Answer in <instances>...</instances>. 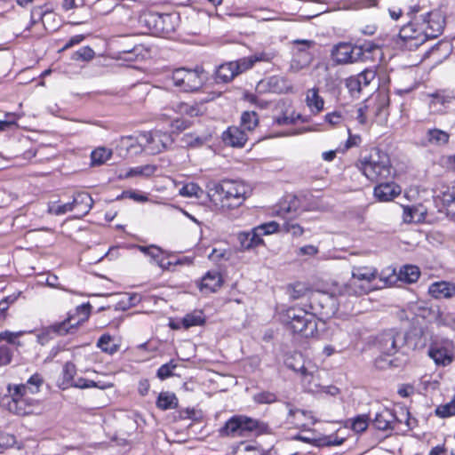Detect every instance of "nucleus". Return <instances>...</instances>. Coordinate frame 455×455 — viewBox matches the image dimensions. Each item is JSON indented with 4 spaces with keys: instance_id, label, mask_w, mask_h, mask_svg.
Segmentation results:
<instances>
[{
    "instance_id": "nucleus-53",
    "label": "nucleus",
    "mask_w": 455,
    "mask_h": 455,
    "mask_svg": "<svg viewBox=\"0 0 455 455\" xmlns=\"http://www.w3.org/2000/svg\"><path fill=\"white\" fill-rule=\"evenodd\" d=\"M16 443V438L13 435L8 433L0 434V447L7 449L12 447Z\"/></svg>"
},
{
    "instance_id": "nucleus-57",
    "label": "nucleus",
    "mask_w": 455,
    "mask_h": 455,
    "mask_svg": "<svg viewBox=\"0 0 455 455\" xmlns=\"http://www.w3.org/2000/svg\"><path fill=\"white\" fill-rule=\"evenodd\" d=\"M251 57L254 63L258 62V61L269 62L275 57V53L273 52H262L255 53L254 55H251Z\"/></svg>"
},
{
    "instance_id": "nucleus-16",
    "label": "nucleus",
    "mask_w": 455,
    "mask_h": 455,
    "mask_svg": "<svg viewBox=\"0 0 455 455\" xmlns=\"http://www.w3.org/2000/svg\"><path fill=\"white\" fill-rule=\"evenodd\" d=\"M427 354L435 364L447 366L454 358V346L451 341L434 343L428 348Z\"/></svg>"
},
{
    "instance_id": "nucleus-15",
    "label": "nucleus",
    "mask_w": 455,
    "mask_h": 455,
    "mask_svg": "<svg viewBox=\"0 0 455 455\" xmlns=\"http://www.w3.org/2000/svg\"><path fill=\"white\" fill-rule=\"evenodd\" d=\"M0 406L18 416L38 414L42 411L39 400H0Z\"/></svg>"
},
{
    "instance_id": "nucleus-23",
    "label": "nucleus",
    "mask_w": 455,
    "mask_h": 455,
    "mask_svg": "<svg viewBox=\"0 0 455 455\" xmlns=\"http://www.w3.org/2000/svg\"><path fill=\"white\" fill-rule=\"evenodd\" d=\"M287 408L289 410V422L298 427L307 426L309 421L313 419V416L310 411L298 408H292L290 403L287 404Z\"/></svg>"
},
{
    "instance_id": "nucleus-30",
    "label": "nucleus",
    "mask_w": 455,
    "mask_h": 455,
    "mask_svg": "<svg viewBox=\"0 0 455 455\" xmlns=\"http://www.w3.org/2000/svg\"><path fill=\"white\" fill-rule=\"evenodd\" d=\"M237 76L236 69L232 61L221 64L215 72L216 83H228Z\"/></svg>"
},
{
    "instance_id": "nucleus-41",
    "label": "nucleus",
    "mask_w": 455,
    "mask_h": 455,
    "mask_svg": "<svg viewBox=\"0 0 455 455\" xmlns=\"http://www.w3.org/2000/svg\"><path fill=\"white\" fill-rule=\"evenodd\" d=\"M31 331H4L0 332V340L6 341L11 345H15L17 347L22 346L20 341L18 340L20 337L24 335L25 333H30Z\"/></svg>"
},
{
    "instance_id": "nucleus-40",
    "label": "nucleus",
    "mask_w": 455,
    "mask_h": 455,
    "mask_svg": "<svg viewBox=\"0 0 455 455\" xmlns=\"http://www.w3.org/2000/svg\"><path fill=\"white\" fill-rule=\"evenodd\" d=\"M156 170V167L154 165H150V164H147V165H143V166H137L134 168H131L124 175V178H130V177H134V176L149 177L154 174Z\"/></svg>"
},
{
    "instance_id": "nucleus-39",
    "label": "nucleus",
    "mask_w": 455,
    "mask_h": 455,
    "mask_svg": "<svg viewBox=\"0 0 455 455\" xmlns=\"http://www.w3.org/2000/svg\"><path fill=\"white\" fill-rule=\"evenodd\" d=\"M298 120H301L305 122L300 114H295L291 112V114L288 111H285L281 116H275L274 122L278 125H290L295 124Z\"/></svg>"
},
{
    "instance_id": "nucleus-44",
    "label": "nucleus",
    "mask_w": 455,
    "mask_h": 455,
    "mask_svg": "<svg viewBox=\"0 0 455 455\" xmlns=\"http://www.w3.org/2000/svg\"><path fill=\"white\" fill-rule=\"evenodd\" d=\"M95 52L89 46H84L73 52L71 59L76 61H90L94 58Z\"/></svg>"
},
{
    "instance_id": "nucleus-33",
    "label": "nucleus",
    "mask_w": 455,
    "mask_h": 455,
    "mask_svg": "<svg viewBox=\"0 0 455 455\" xmlns=\"http://www.w3.org/2000/svg\"><path fill=\"white\" fill-rule=\"evenodd\" d=\"M375 77V72L371 69H364L362 71L356 78L350 79L347 86L350 88V90H354L353 84L358 85V91H361L363 87H366L370 84V83L374 79Z\"/></svg>"
},
{
    "instance_id": "nucleus-27",
    "label": "nucleus",
    "mask_w": 455,
    "mask_h": 455,
    "mask_svg": "<svg viewBox=\"0 0 455 455\" xmlns=\"http://www.w3.org/2000/svg\"><path fill=\"white\" fill-rule=\"evenodd\" d=\"M429 293L435 299L455 296V284L448 282H436L430 285Z\"/></svg>"
},
{
    "instance_id": "nucleus-12",
    "label": "nucleus",
    "mask_w": 455,
    "mask_h": 455,
    "mask_svg": "<svg viewBox=\"0 0 455 455\" xmlns=\"http://www.w3.org/2000/svg\"><path fill=\"white\" fill-rule=\"evenodd\" d=\"M203 70L199 68L188 69L184 68L175 69L171 76L173 84L183 92H195L204 84Z\"/></svg>"
},
{
    "instance_id": "nucleus-29",
    "label": "nucleus",
    "mask_w": 455,
    "mask_h": 455,
    "mask_svg": "<svg viewBox=\"0 0 455 455\" xmlns=\"http://www.w3.org/2000/svg\"><path fill=\"white\" fill-rule=\"evenodd\" d=\"M119 147L125 149L128 154L138 155L144 151V145H141V133L134 138L132 136L122 137Z\"/></svg>"
},
{
    "instance_id": "nucleus-14",
    "label": "nucleus",
    "mask_w": 455,
    "mask_h": 455,
    "mask_svg": "<svg viewBox=\"0 0 455 455\" xmlns=\"http://www.w3.org/2000/svg\"><path fill=\"white\" fill-rule=\"evenodd\" d=\"M172 142L168 132L156 130L141 133V145H144V151L150 155L161 153L171 147Z\"/></svg>"
},
{
    "instance_id": "nucleus-2",
    "label": "nucleus",
    "mask_w": 455,
    "mask_h": 455,
    "mask_svg": "<svg viewBox=\"0 0 455 455\" xmlns=\"http://www.w3.org/2000/svg\"><path fill=\"white\" fill-rule=\"evenodd\" d=\"M414 419L409 411L403 406L395 405L394 409L384 408L377 412L373 419L374 427L382 431H395L404 433L413 427Z\"/></svg>"
},
{
    "instance_id": "nucleus-24",
    "label": "nucleus",
    "mask_w": 455,
    "mask_h": 455,
    "mask_svg": "<svg viewBox=\"0 0 455 455\" xmlns=\"http://www.w3.org/2000/svg\"><path fill=\"white\" fill-rule=\"evenodd\" d=\"M305 102L314 115H318L324 108V100L319 95V90L315 87L307 91Z\"/></svg>"
},
{
    "instance_id": "nucleus-5",
    "label": "nucleus",
    "mask_w": 455,
    "mask_h": 455,
    "mask_svg": "<svg viewBox=\"0 0 455 455\" xmlns=\"http://www.w3.org/2000/svg\"><path fill=\"white\" fill-rule=\"evenodd\" d=\"M212 196H218L222 208L235 209L242 205L247 197L248 188L242 182L223 180L211 189Z\"/></svg>"
},
{
    "instance_id": "nucleus-8",
    "label": "nucleus",
    "mask_w": 455,
    "mask_h": 455,
    "mask_svg": "<svg viewBox=\"0 0 455 455\" xmlns=\"http://www.w3.org/2000/svg\"><path fill=\"white\" fill-rule=\"evenodd\" d=\"M91 305L89 303L83 304L76 307V315H78V319L76 320L74 315H69L64 321L54 323L49 326L45 331L38 335V340L43 344V339L46 335L50 333H55L57 335H66L73 331V330L76 329L81 323L85 322L90 315Z\"/></svg>"
},
{
    "instance_id": "nucleus-37",
    "label": "nucleus",
    "mask_w": 455,
    "mask_h": 455,
    "mask_svg": "<svg viewBox=\"0 0 455 455\" xmlns=\"http://www.w3.org/2000/svg\"><path fill=\"white\" fill-rule=\"evenodd\" d=\"M204 317L201 311H195L186 315L182 319V325L185 329L204 324Z\"/></svg>"
},
{
    "instance_id": "nucleus-42",
    "label": "nucleus",
    "mask_w": 455,
    "mask_h": 455,
    "mask_svg": "<svg viewBox=\"0 0 455 455\" xmlns=\"http://www.w3.org/2000/svg\"><path fill=\"white\" fill-rule=\"evenodd\" d=\"M111 155V150L105 148H98L91 154L92 164L93 165H100L108 160Z\"/></svg>"
},
{
    "instance_id": "nucleus-63",
    "label": "nucleus",
    "mask_w": 455,
    "mask_h": 455,
    "mask_svg": "<svg viewBox=\"0 0 455 455\" xmlns=\"http://www.w3.org/2000/svg\"><path fill=\"white\" fill-rule=\"evenodd\" d=\"M149 387H150V385H149V382L148 379H140L139 381V385H138L139 395L141 396L148 395Z\"/></svg>"
},
{
    "instance_id": "nucleus-45",
    "label": "nucleus",
    "mask_w": 455,
    "mask_h": 455,
    "mask_svg": "<svg viewBox=\"0 0 455 455\" xmlns=\"http://www.w3.org/2000/svg\"><path fill=\"white\" fill-rule=\"evenodd\" d=\"M140 250L146 255H148L150 258L156 260L159 267H161L163 268L166 267L165 265L163 263V261L161 259H159L160 256L163 253L162 250L159 247L155 246V245L140 246Z\"/></svg>"
},
{
    "instance_id": "nucleus-4",
    "label": "nucleus",
    "mask_w": 455,
    "mask_h": 455,
    "mask_svg": "<svg viewBox=\"0 0 455 455\" xmlns=\"http://www.w3.org/2000/svg\"><path fill=\"white\" fill-rule=\"evenodd\" d=\"M360 163L363 173L372 181L387 180L392 176L389 156L379 148H372Z\"/></svg>"
},
{
    "instance_id": "nucleus-48",
    "label": "nucleus",
    "mask_w": 455,
    "mask_h": 455,
    "mask_svg": "<svg viewBox=\"0 0 455 455\" xmlns=\"http://www.w3.org/2000/svg\"><path fill=\"white\" fill-rule=\"evenodd\" d=\"M281 229L294 236H300L303 234V228L298 223L290 220V218L283 221Z\"/></svg>"
},
{
    "instance_id": "nucleus-43",
    "label": "nucleus",
    "mask_w": 455,
    "mask_h": 455,
    "mask_svg": "<svg viewBox=\"0 0 455 455\" xmlns=\"http://www.w3.org/2000/svg\"><path fill=\"white\" fill-rule=\"evenodd\" d=\"M97 346L105 353L113 355L117 351V346L113 342V339L108 334L102 335L97 342Z\"/></svg>"
},
{
    "instance_id": "nucleus-61",
    "label": "nucleus",
    "mask_w": 455,
    "mask_h": 455,
    "mask_svg": "<svg viewBox=\"0 0 455 455\" xmlns=\"http://www.w3.org/2000/svg\"><path fill=\"white\" fill-rule=\"evenodd\" d=\"M318 253V248L315 245L308 244L302 246L299 249V255H308V256H314Z\"/></svg>"
},
{
    "instance_id": "nucleus-38",
    "label": "nucleus",
    "mask_w": 455,
    "mask_h": 455,
    "mask_svg": "<svg viewBox=\"0 0 455 455\" xmlns=\"http://www.w3.org/2000/svg\"><path fill=\"white\" fill-rule=\"evenodd\" d=\"M179 193L181 196L200 198L204 190L196 183L189 182L183 185Z\"/></svg>"
},
{
    "instance_id": "nucleus-59",
    "label": "nucleus",
    "mask_w": 455,
    "mask_h": 455,
    "mask_svg": "<svg viewBox=\"0 0 455 455\" xmlns=\"http://www.w3.org/2000/svg\"><path fill=\"white\" fill-rule=\"evenodd\" d=\"M184 140L188 146L196 147L201 146L204 143V140L201 137H194L192 134H186L184 136Z\"/></svg>"
},
{
    "instance_id": "nucleus-3",
    "label": "nucleus",
    "mask_w": 455,
    "mask_h": 455,
    "mask_svg": "<svg viewBox=\"0 0 455 455\" xmlns=\"http://www.w3.org/2000/svg\"><path fill=\"white\" fill-rule=\"evenodd\" d=\"M283 322L293 332L300 333L306 338L313 337L317 332L316 315L299 306H292L285 310L282 315Z\"/></svg>"
},
{
    "instance_id": "nucleus-34",
    "label": "nucleus",
    "mask_w": 455,
    "mask_h": 455,
    "mask_svg": "<svg viewBox=\"0 0 455 455\" xmlns=\"http://www.w3.org/2000/svg\"><path fill=\"white\" fill-rule=\"evenodd\" d=\"M259 124V117L254 111H245L241 116V127L245 132L253 131Z\"/></svg>"
},
{
    "instance_id": "nucleus-51",
    "label": "nucleus",
    "mask_w": 455,
    "mask_h": 455,
    "mask_svg": "<svg viewBox=\"0 0 455 455\" xmlns=\"http://www.w3.org/2000/svg\"><path fill=\"white\" fill-rule=\"evenodd\" d=\"M235 69H236V72H237V76L246 70H248L249 68H251L253 65H254V62L251 59V56L249 57H245V58H242L240 60H237L235 61H232Z\"/></svg>"
},
{
    "instance_id": "nucleus-36",
    "label": "nucleus",
    "mask_w": 455,
    "mask_h": 455,
    "mask_svg": "<svg viewBox=\"0 0 455 455\" xmlns=\"http://www.w3.org/2000/svg\"><path fill=\"white\" fill-rule=\"evenodd\" d=\"M435 415L440 419H446L455 415V400L441 403L435 409Z\"/></svg>"
},
{
    "instance_id": "nucleus-19",
    "label": "nucleus",
    "mask_w": 455,
    "mask_h": 455,
    "mask_svg": "<svg viewBox=\"0 0 455 455\" xmlns=\"http://www.w3.org/2000/svg\"><path fill=\"white\" fill-rule=\"evenodd\" d=\"M221 139L228 146L243 148L248 140V136L244 130L237 126H230L222 133Z\"/></svg>"
},
{
    "instance_id": "nucleus-50",
    "label": "nucleus",
    "mask_w": 455,
    "mask_h": 455,
    "mask_svg": "<svg viewBox=\"0 0 455 455\" xmlns=\"http://www.w3.org/2000/svg\"><path fill=\"white\" fill-rule=\"evenodd\" d=\"M71 202L64 204H58L56 203L48 205V212L56 216L63 215L68 212H72Z\"/></svg>"
},
{
    "instance_id": "nucleus-52",
    "label": "nucleus",
    "mask_w": 455,
    "mask_h": 455,
    "mask_svg": "<svg viewBox=\"0 0 455 455\" xmlns=\"http://www.w3.org/2000/svg\"><path fill=\"white\" fill-rule=\"evenodd\" d=\"M141 53V47L140 46H134L131 50H124L120 54L121 59L124 60L132 61L137 60L138 56Z\"/></svg>"
},
{
    "instance_id": "nucleus-47",
    "label": "nucleus",
    "mask_w": 455,
    "mask_h": 455,
    "mask_svg": "<svg viewBox=\"0 0 455 455\" xmlns=\"http://www.w3.org/2000/svg\"><path fill=\"white\" fill-rule=\"evenodd\" d=\"M369 417L365 414L358 415L352 419L351 427L356 433H362L368 427Z\"/></svg>"
},
{
    "instance_id": "nucleus-25",
    "label": "nucleus",
    "mask_w": 455,
    "mask_h": 455,
    "mask_svg": "<svg viewBox=\"0 0 455 455\" xmlns=\"http://www.w3.org/2000/svg\"><path fill=\"white\" fill-rule=\"evenodd\" d=\"M72 209L77 210L81 216L87 214L92 207L93 200L86 192H77L71 202Z\"/></svg>"
},
{
    "instance_id": "nucleus-9",
    "label": "nucleus",
    "mask_w": 455,
    "mask_h": 455,
    "mask_svg": "<svg viewBox=\"0 0 455 455\" xmlns=\"http://www.w3.org/2000/svg\"><path fill=\"white\" fill-rule=\"evenodd\" d=\"M292 44V59L290 64V71L298 73L310 66L314 60V54L310 52L316 43L314 40L295 39Z\"/></svg>"
},
{
    "instance_id": "nucleus-31",
    "label": "nucleus",
    "mask_w": 455,
    "mask_h": 455,
    "mask_svg": "<svg viewBox=\"0 0 455 455\" xmlns=\"http://www.w3.org/2000/svg\"><path fill=\"white\" fill-rule=\"evenodd\" d=\"M426 139L430 145L441 147L448 144L450 134L441 129L434 128L427 130Z\"/></svg>"
},
{
    "instance_id": "nucleus-21",
    "label": "nucleus",
    "mask_w": 455,
    "mask_h": 455,
    "mask_svg": "<svg viewBox=\"0 0 455 455\" xmlns=\"http://www.w3.org/2000/svg\"><path fill=\"white\" fill-rule=\"evenodd\" d=\"M401 193L399 186L394 182L380 183L374 188V196L380 202H388L395 198Z\"/></svg>"
},
{
    "instance_id": "nucleus-10",
    "label": "nucleus",
    "mask_w": 455,
    "mask_h": 455,
    "mask_svg": "<svg viewBox=\"0 0 455 455\" xmlns=\"http://www.w3.org/2000/svg\"><path fill=\"white\" fill-rule=\"evenodd\" d=\"M262 429L259 421L243 415H235L221 427L220 434L222 435L245 436L251 432L260 433Z\"/></svg>"
},
{
    "instance_id": "nucleus-28",
    "label": "nucleus",
    "mask_w": 455,
    "mask_h": 455,
    "mask_svg": "<svg viewBox=\"0 0 455 455\" xmlns=\"http://www.w3.org/2000/svg\"><path fill=\"white\" fill-rule=\"evenodd\" d=\"M426 210L422 205L403 206V220L405 223H419L425 220Z\"/></svg>"
},
{
    "instance_id": "nucleus-22",
    "label": "nucleus",
    "mask_w": 455,
    "mask_h": 455,
    "mask_svg": "<svg viewBox=\"0 0 455 455\" xmlns=\"http://www.w3.org/2000/svg\"><path fill=\"white\" fill-rule=\"evenodd\" d=\"M44 379L38 373L32 375L26 384L18 385L15 387V395L24 396L28 393L31 395L36 394L40 387L43 385Z\"/></svg>"
},
{
    "instance_id": "nucleus-20",
    "label": "nucleus",
    "mask_w": 455,
    "mask_h": 455,
    "mask_svg": "<svg viewBox=\"0 0 455 455\" xmlns=\"http://www.w3.org/2000/svg\"><path fill=\"white\" fill-rule=\"evenodd\" d=\"M435 201L447 216L455 218V188H447L435 197Z\"/></svg>"
},
{
    "instance_id": "nucleus-56",
    "label": "nucleus",
    "mask_w": 455,
    "mask_h": 455,
    "mask_svg": "<svg viewBox=\"0 0 455 455\" xmlns=\"http://www.w3.org/2000/svg\"><path fill=\"white\" fill-rule=\"evenodd\" d=\"M320 441L323 445L339 446L344 443L345 438H343V437L339 438L337 435H328V436L323 437L322 439H320Z\"/></svg>"
},
{
    "instance_id": "nucleus-11",
    "label": "nucleus",
    "mask_w": 455,
    "mask_h": 455,
    "mask_svg": "<svg viewBox=\"0 0 455 455\" xmlns=\"http://www.w3.org/2000/svg\"><path fill=\"white\" fill-rule=\"evenodd\" d=\"M405 334L395 329L386 330L375 338V347L385 355H394L404 347Z\"/></svg>"
},
{
    "instance_id": "nucleus-26",
    "label": "nucleus",
    "mask_w": 455,
    "mask_h": 455,
    "mask_svg": "<svg viewBox=\"0 0 455 455\" xmlns=\"http://www.w3.org/2000/svg\"><path fill=\"white\" fill-rule=\"evenodd\" d=\"M222 277L218 271H209L201 280L200 290L214 292L222 285Z\"/></svg>"
},
{
    "instance_id": "nucleus-18",
    "label": "nucleus",
    "mask_w": 455,
    "mask_h": 455,
    "mask_svg": "<svg viewBox=\"0 0 455 455\" xmlns=\"http://www.w3.org/2000/svg\"><path fill=\"white\" fill-rule=\"evenodd\" d=\"M257 91L282 94L291 92L292 85L285 77L273 76L266 80H261L257 85Z\"/></svg>"
},
{
    "instance_id": "nucleus-1",
    "label": "nucleus",
    "mask_w": 455,
    "mask_h": 455,
    "mask_svg": "<svg viewBox=\"0 0 455 455\" xmlns=\"http://www.w3.org/2000/svg\"><path fill=\"white\" fill-rule=\"evenodd\" d=\"M444 23V17L439 11L420 13L401 28L399 36L410 49L418 48L438 37L443 33Z\"/></svg>"
},
{
    "instance_id": "nucleus-32",
    "label": "nucleus",
    "mask_w": 455,
    "mask_h": 455,
    "mask_svg": "<svg viewBox=\"0 0 455 455\" xmlns=\"http://www.w3.org/2000/svg\"><path fill=\"white\" fill-rule=\"evenodd\" d=\"M357 49L359 50V58H356L357 61H367L373 60L374 58L380 54L379 47L373 43H364L362 45H357Z\"/></svg>"
},
{
    "instance_id": "nucleus-46",
    "label": "nucleus",
    "mask_w": 455,
    "mask_h": 455,
    "mask_svg": "<svg viewBox=\"0 0 455 455\" xmlns=\"http://www.w3.org/2000/svg\"><path fill=\"white\" fill-rule=\"evenodd\" d=\"M204 417L203 411L196 408H186L180 411V418L182 419H192L200 421Z\"/></svg>"
},
{
    "instance_id": "nucleus-54",
    "label": "nucleus",
    "mask_w": 455,
    "mask_h": 455,
    "mask_svg": "<svg viewBox=\"0 0 455 455\" xmlns=\"http://www.w3.org/2000/svg\"><path fill=\"white\" fill-rule=\"evenodd\" d=\"M12 359V350L5 346L0 347V367L9 364Z\"/></svg>"
},
{
    "instance_id": "nucleus-55",
    "label": "nucleus",
    "mask_w": 455,
    "mask_h": 455,
    "mask_svg": "<svg viewBox=\"0 0 455 455\" xmlns=\"http://www.w3.org/2000/svg\"><path fill=\"white\" fill-rule=\"evenodd\" d=\"M5 116V120H0V131H4L16 124L17 119L19 118L14 113H6Z\"/></svg>"
},
{
    "instance_id": "nucleus-62",
    "label": "nucleus",
    "mask_w": 455,
    "mask_h": 455,
    "mask_svg": "<svg viewBox=\"0 0 455 455\" xmlns=\"http://www.w3.org/2000/svg\"><path fill=\"white\" fill-rule=\"evenodd\" d=\"M84 36H83V35H76V36H72L66 43V44L62 47L61 51L68 50V49L73 47L74 45L80 44L82 41H84Z\"/></svg>"
},
{
    "instance_id": "nucleus-60",
    "label": "nucleus",
    "mask_w": 455,
    "mask_h": 455,
    "mask_svg": "<svg viewBox=\"0 0 455 455\" xmlns=\"http://www.w3.org/2000/svg\"><path fill=\"white\" fill-rule=\"evenodd\" d=\"M397 393L402 397H408L414 395V387L410 384H403L398 388Z\"/></svg>"
},
{
    "instance_id": "nucleus-35",
    "label": "nucleus",
    "mask_w": 455,
    "mask_h": 455,
    "mask_svg": "<svg viewBox=\"0 0 455 455\" xmlns=\"http://www.w3.org/2000/svg\"><path fill=\"white\" fill-rule=\"evenodd\" d=\"M420 272L419 268L416 266H404L401 268L399 278L408 283H412L418 281Z\"/></svg>"
},
{
    "instance_id": "nucleus-17",
    "label": "nucleus",
    "mask_w": 455,
    "mask_h": 455,
    "mask_svg": "<svg viewBox=\"0 0 455 455\" xmlns=\"http://www.w3.org/2000/svg\"><path fill=\"white\" fill-rule=\"evenodd\" d=\"M359 52L357 45H352L349 43H339L333 46L331 56L336 64L343 65L356 62Z\"/></svg>"
},
{
    "instance_id": "nucleus-64",
    "label": "nucleus",
    "mask_w": 455,
    "mask_h": 455,
    "mask_svg": "<svg viewBox=\"0 0 455 455\" xmlns=\"http://www.w3.org/2000/svg\"><path fill=\"white\" fill-rule=\"evenodd\" d=\"M362 141V138L357 134L349 133L348 139L346 142V148H350L355 146H358Z\"/></svg>"
},
{
    "instance_id": "nucleus-7",
    "label": "nucleus",
    "mask_w": 455,
    "mask_h": 455,
    "mask_svg": "<svg viewBox=\"0 0 455 455\" xmlns=\"http://www.w3.org/2000/svg\"><path fill=\"white\" fill-rule=\"evenodd\" d=\"M378 270L369 266H354L352 268V279L340 290L341 295L360 296L369 291L368 287L357 285L356 281H363L370 283L376 279Z\"/></svg>"
},
{
    "instance_id": "nucleus-49",
    "label": "nucleus",
    "mask_w": 455,
    "mask_h": 455,
    "mask_svg": "<svg viewBox=\"0 0 455 455\" xmlns=\"http://www.w3.org/2000/svg\"><path fill=\"white\" fill-rule=\"evenodd\" d=\"M177 364L174 363L173 360H171L167 363H164L160 366V368L157 370L156 376L160 379H165L169 377H172L173 375V371L176 369Z\"/></svg>"
},
{
    "instance_id": "nucleus-58",
    "label": "nucleus",
    "mask_w": 455,
    "mask_h": 455,
    "mask_svg": "<svg viewBox=\"0 0 455 455\" xmlns=\"http://www.w3.org/2000/svg\"><path fill=\"white\" fill-rule=\"evenodd\" d=\"M156 406L163 411L176 408L178 400H156Z\"/></svg>"
},
{
    "instance_id": "nucleus-6",
    "label": "nucleus",
    "mask_w": 455,
    "mask_h": 455,
    "mask_svg": "<svg viewBox=\"0 0 455 455\" xmlns=\"http://www.w3.org/2000/svg\"><path fill=\"white\" fill-rule=\"evenodd\" d=\"M140 22L144 24L151 33L167 36L174 32L178 25V16L173 13L146 12L140 17Z\"/></svg>"
},
{
    "instance_id": "nucleus-13",
    "label": "nucleus",
    "mask_w": 455,
    "mask_h": 455,
    "mask_svg": "<svg viewBox=\"0 0 455 455\" xmlns=\"http://www.w3.org/2000/svg\"><path fill=\"white\" fill-rule=\"evenodd\" d=\"M278 228L277 222L270 221L256 227L251 231L239 233L237 238L243 250H250L263 243V235L273 234L278 231Z\"/></svg>"
}]
</instances>
